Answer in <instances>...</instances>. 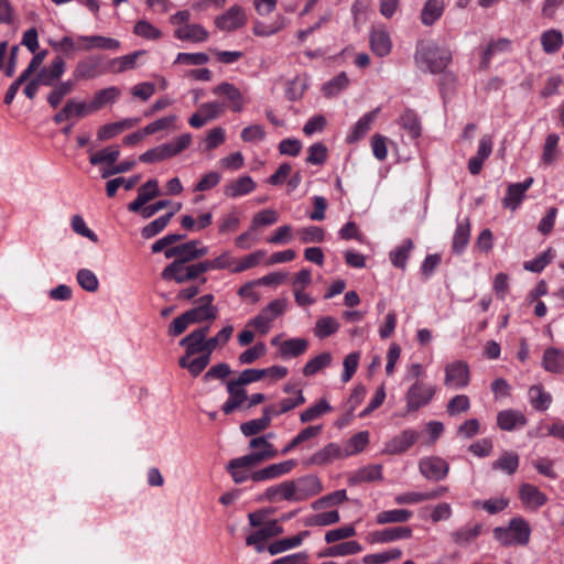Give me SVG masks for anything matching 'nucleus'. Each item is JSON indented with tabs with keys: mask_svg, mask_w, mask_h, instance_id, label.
<instances>
[{
	"mask_svg": "<svg viewBox=\"0 0 564 564\" xmlns=\"http://www.w3.org/2000/svg\"><path fill=\"white\" fill-rule=\"evenodd\" d=\"M451 61V54L440 48L433 42H421L417 44L415 62L421 69L431 73H440L446 68Z\"/></svg>",
	"mask_w": 564,
	"mask_h": 564,
	"instance_id": "obj_1",
	"label": "nucleus"
},
{
	"mask_svg": "<svg viewBox=\"0 0 564 564\" xmlns=\"http://www.w3.org/2000/svg\"><path fill=\"white\" fill-rule=\"evenodd\" d=\"M531 528L521 517L512 518L507 527L494 529V538L503 546L527 545L530 541Z\"/></svg>",
	"mask_w": 564,
	"mask_h": 564,
	"instance_id": "obj_2",
	"label": "nucleus"
},
{
	"mask_svg": "<svg viewBox=\"0 0 564 564\" xmlns=\"http://www.w3.org/2000/svg\"><path fill=\"white\" fill-rule=\"evenodd\" d=\"M207 272L204 261L197 263L171 262L166 265L161 275L164 280H173L178 284L193 281Z\"/></svg>",
	"mask_w": 564,
	"mask_h": 564,
	"instance_id": "obj_3",
	"label": "nucleus"
},
{
	"mask_svg": "<svg viewBox=\"0 0 564 564\" xmlns=\"http://www.w3.org/2000/svg\"><path fill=\"white\" fill-rule=\"evenodd\" d=\"M436 388L432 384L416 380L405 393V408L408 413L415 412L427 405L434 398Z\"/></svg>",
	"mask_w": 564,
	"mask_h": 564,
	"instance_id": "obj_4",
	"label": "nucleus"
},
{
	"mask_svg": "<svg viewBox=\"0 0 564 564\" xmlns=\"http://www.w3.org/2000/svg\"><path fill=\"white\" fill-rule=\"evenodd\" d=\"M208 253V247L200 246L198 240H191L188 242L171 247L164 250L166 259L175 258L173 262L188 263L191 261L203 258Z\"/></svg>",
	"mask_w": 564,
	"mask_h": 564,
	"instance_id": "obj_5",
	"label": "nucleus"
},
{
	"mask_svg": "<svg viewBox=\"0 0 564 564\" xmlns=\"http://www.w3.org/2000/svg\"><path fill=\"white\" fill-rule=\"evenodd\" d=\"M107 72V65L100 55H89L79 61L74 70L73 77L76 82L90 80L102 76Z\"/></svg>",
	"mask_w": 564,
	"mask_h": 564,
	"instance_id": "obj_6",
	"label": "nucleus"
},
{
	"mask_svg": "<svg viewBox=\"0 0 564 564\" xmlns=\"http://www.w3.org/2000/svg\"><path fill=\"white\" fill-rule=\"evenodd\" d=\"M444 386L451 389H464L470 382V370L466 361L455 360L444 368Z\"/></svg>",
	"mask_w": 564,
	"mask_h": 564,
	"instance_id": "obj_7",
	"label": "nucleus"
},
{
	"mask_svg": "<svg viewBox=\"0 0 564 564\" xmlns=\"http://www.w3.org/2000/svg\"><path fill=\"white\" fill-rule=\"evenodd\" d=\"M293 502L307 500L323 491L321 479L316 475H305L291 480Z\"/></svg>",
	"mask_w": 564,
	"mask_h": 564,
	"instance_id": "obj_8",
	"label": "nucleus"
},
{
	"mask_svg": "<svg viewBox=\"0 0 564 564\" xmlns=\"http://www.w3.org/2000/svg\"><path fill=\"white\" fill-rule=\"evenodd\" d=\"M249 448L253 449L251 453L245 455L254 466L263 462L275 458L279 455L278 449L274 447L268 436H257L249 442Z\"/></svg>",
	"mask_w": 564,
	"mask_h": 564,
	"instance_id": "obj_9",
	"label": "nucleus"
},
{
	"mask_svg": "<svg viewBox=\"0 0 564 564\" xmlns=\"http://www.w3.org/2000/svg\"><path fill=\"white\" fill-rule=\"evenodd\" d=\"M214 296L206 294L196 301V306L186 311L193 324L214 322L218 316V308L213 305Z\"/></svg>",
	"mask_w": 564,
	"mask_h": 564,
	"instance_id": "obj_10",
	"label": "nucleus"
},
{
	"mask_svg": "<svg viewBox=\"0 0 564 564\" xmlns=\"http://www.w3.org/2000/svg\"><path fill=\"white\" fill-rule=\"evenodd\" d=\"M213 94L225 99L227 106L234 112H241L245 108L246 99L241 91L232 84L223 82L213 88Z\"/></svg>",
	"mask_w": 564,
	"mask_h": 564,
	"instance_id": "obj_11",
	"label": "nucleus"
},
{
	"mask_svg": "<svg viewBox=\"0 0 564 564\" xmlns=\"http://www.w3.org/2000/svg\"><path fill=\"white\" fill-rule=\"evenodd\" d=\"M209 327H199L192 330L188 335L180 340V346L185 348L187 357H193L197 354H206V341Z\"/></svg>",
	"mask_w": 564,
	"mask_h": 564,
	"instance_id": "obj_12",
	"label": "nucleus"
},
{
	"mask_svg": "<svg viewBox=\"0 0 564 564\" xmlns=\"http://www.w3.org/2000/svg\"><path fill=\"white\" fill-rule=\"evenodd\" d=\"M421 474L429 480L444 479L449 470L447 462L437 456L424 457L419 463Z\"/></svg>",
	"mask_w": 564,
	"mask_h": 564,
	"instance_id": "obj_13",
	"label": "nucleus"
},
{
	"mask_svg": "<svg viewBox=\"0 0 564 564\" xmlns=\"http://www.w3.org/2000/svg\"><path fill=\"white\" fill-rule=\"evenodd\" d=\"M283 532V528L278 520H269L267 524L259 528L256 532L246 539L247 545L254 546L257 552L264 551V543L269 538L276 536Z\"/></svg>",
	"mask_w": 564,
	"mask_h": 564,
	"instance_id": "obj_14",
	"label": "nucleus"
},
{
	"mask_svg": "<svg viewBox=\"0 0 564 564\" xmlns=\"http://www.w3.org/2000/svg\"><path fill=\"white\" fill-rule=\"evenodd\" d=\"M296 460L288 459L254 470L253 482H262L280 478L290 474L296 467Z\"/></svg>",
	"mask_w": 564,
	"mask_h": 564,
	"instance_id": "obj_15",
	"label": "nucleus"
},
{
	"mask_svg": "<svg viewBox=\"0 0 564 564\" xmlns=\"http://www.w3.org/2000/svg\"><path fill=\"white\" fill-rule=\"evenodd\" d=\"M419 438V433L414 430H403L393 436L384 445L383 453L389 455H399L406 452Z\"/></svg>",
	"mask_w": 564,
	"mask_h": 564,
	"instance_id": "obj_16",
	"label": "nucleus"
},
{
	"mask_svg": "<svg viewBox=\"0 0 564 564\" xmlns=\"http://www.w3.org/2000/svg\"><path fill=\"white\" fill-rule=\"evenodd\" d=\"M253 467L254 465L243 455L231 459L226 469L235 484H242L248 480L253 481L254 470H251Z\"/></svg>",
	"mask_w": 564,
	"mask_h": 564,
	"instance_id": "obj_17",
	"label": "nucleus"
},
{
	"mask_svg": "<svg viewBox=\"0 0 564 564\" xmlns=\"http://www.w3.org/2000/svg\"><path fill=\"white\" fill-rule=\"evenodd\" d=\"M345 458L341 447L336 443H328L323 448L311 455L305 462L308 466H325L334 460Z\"/></svg>",
	"mask_w": 564,
	"mask_h": 564,
	"instance_id": "obj_18",
	"label": "nucleus"
},
{
	"mask_svg": "<svg viewBox=\"0 0 564 564\" xmlns=\"http://www.w3.org/2000/svg\"><path fill=\"white\" fill-rule=\"evenodd\" d=\"M519 498L524 508L538 510L547 502V496L535 485L522 484L519 487Z\"/></svg>",
	"mask_w": 564,
	"mask_h": 564,
	"instance_id": "obj_19",
	"label": "nucleus"
},
{
	"mask_svg": "<svg viewBox=\"0 0 564 564\" xmlns=\"http://www.w3.org/2000/svg\"><path fill=\"white\" fill-rule=\"evenodd\" d=\"M247 19L245 11L239 6H232L224 14L215 20V24L221 31H234L245 25Z\"/></svg>",
	"mask_w": 564,
	"mask_h": 564,
	"instance_id": "obj_20",
	"label": "nucleus"
},
{
	"mask_svg": "<svg viewBox=\"0 0 564 564\" xmlns=\"http://www.w3.org/2000/svg\"><path fill=\"white\" fill-rule=\"evenodd\" d=\"M412 535V530L408 527L388 528L379 531L370 532L367 535L369 543H388L402 539H409Z\"/></svg>",
	"mask_w": 564,
	"mask_h": 564,
	"instance_id": "obj_21",
	"label": "nucleus"
},
{
	"mask_svg": "<svg viewBox=\"0 0 564 564\" xmlns=\"http://www.w3.org/2000/svg\"><path fill=\"white\" fill-rule=\"evenodd\" d=\"M65 69L66 64L64 59L61 56H57L50 63V65L42 67L36 77L43 86H53L58 83L61 77L64 75Z\"/></svg>",
	"mask_w": 564,
	"mask_h": 564,
	"instance_id": "obj_22",
	"label": "nucleus"
},
{
	"mask_svg": "<svg viewBox=\"0 0 564 564\" xmlns=\"http://www.w3.org/2000/svg\"><path fill=\"white\" fill-rule=\"evenodd\" d=\"M77 42L82 43V51H91L95 48L118 51L120 48V42L117 39L102 35H79L77 36Z\"/></svg>",
	"mask_w": 564,
	"mask_h": 564,
	"instance_id": "obj_23",
	"label": "nucleus"
},
{
	"mask_svg": "<svg viewBox=\"0 0 564 564\" xmlns=\"http://www.w3.org/2000/svg\"><path fill=\"white\" fill-rule=\"evenodd\" d=\"M160 195L159 182L156 180H149L138 189L137 198L128 205V209L138 213L141 208L153 198Z\"/></svg>",
	"mask_w": 564,
	"mask_h": 564,
	"instance_id": "obj_24",
	"label": "nucleus"
},
{
	"mask_svg": "<svg viewBox=\"0 0 564 564\" xmlns=\"http://www.w3.org/2000/svg\"><path fill=\"white\" fill-rule=\"evenodd\" d=\"M532 183L533 178L529 177L524 182L509 185L502 205L511 210L517 209Z\"/></svg>",
	"mask_w": 564,
	"mask_h": 564,
	"instance_id": "obj_25",
	"label": "nucleus"
},
{
	"mask_svg": "<svg viewBox=\"0 0 564 564\" xmlns=\"http://www.w3.org/2000/svg\"><path fill=\"white\" fill-rule=\"evenodd\" d=\"M121 90L116 86H109L97 90L93 99L89 101L93 113L99 111L108 105H113L119 100Z\"/></svg>",
	"mask_w": 564,
	"mask_h": 564,
	"instance_id": "obj_26",
	"label": "nucleus"
},
{
	"mask_svg": "<svg viewBox=\"0 0 564 564\" xmlns=\"http://www.w3.org/2000/svg\"><path fill=\"white\" fill-rule=\"evenodd\" d=\"M208 31L200 24L189 23L181 25L174 31V37L180 41H191L194 43L205 42L208 39Z\"/></svg>",
	"mask_w": 564,
	"mask_h": 564,
	"instance_id": "obj_27",
	"label": "nucleus"
},
{
	"mask_svg": "<svg viewBox=\"0 0 564 564\" xmlns=\"http://www.w3.org/2000/svg\"><path fill=\"white\" fill-rule=\"evenodd\" d=\"M227 391L229 394L228 400L223 404L221 410L225 414L232 413L236 409L240 408L248 399L247 391L243 387L236 383L234 380L227 382Z\"/></svg>",
	"mask_w": 564,
	"mask_h": 564,
	"instance_id": "obj_28",
	"label": "nucleus"
},
{
	"mask_svg": "<svg viewBox=\"0 0 564 564\" xmlns=\"http://www.w3.org/2000/svg\"><path fill=\"white\" fill-rule=\"evenodd\" d=\"M145 54V51H135L133 53L111 58L107 64V72L113 74H121L127 70L134 69L138 58Z\"/></svg>",
	"mask_w": 564,
	"mask_h": 564,
	"instance_id": "obj_29",
	"label": "nucleus"
},
{
	"mask_svg": "<svg viewBox=\"0 0 564 564\" xmlns=\"http://www.w3.org/2000/svg\"><path fill=\"white\" fill-rule=\"evenodd\" d=\"M256 182L248 175L240 176L224 187V194L230 198H237L250 194L256 189Z\"/></svg>",
	"mask_w": 564,
	"mask_h": 564,
	"instance_id": "obj_30",
	"label": "nucleus"
},
{
	"mask_svg": "<svg viewBox=\"0 0 564 564\" xmlns=\"http://www.w3.org/2000/svg\"><path fill=\"white\" fill-rule=\"evenodd\" d=\"M191 142L192 135L189 133H183L167 143L158 145L161 160L164 161L180 154L189 147Z\"/></svg>",
	"mask_w": 564,
	"mask_h": 564,
	"instance_id": "obj_31",
	"label": "nucleus"
},
{
	"mask_svg": "<svg viewBox=\"0 0 564 564\" xmlns=\"http://www.w3.org/2000/svg\"><path fill=\"white\" fill-rule=\"evenodd\" d=\"M527 424L524 414L518 410H503L497 415V425L503 431H513Z\"/></svg>",
	"mask_w": 564,
	"mask_h": 564,
	"instance_id": "obj_32",
	"label": "nucleus"
},
{
	"mask_svg": "<svg viewBox=\"0 0 564 564\" xmlns=\"http://www.w3.org/2000/svg\"><path fill=\"white\" fill-rule=\"evenodd\" d=\"M138 119H123L117 122L104 124L98 129L97 138L100 141H106L115 138L116 135L120 134L124 130H128L132 127H134L138 123Z\"/></svg>",
	"mask_w": 564,
	"mask_h": 564,
	"instance_id": "obj_33",
	"label": "nucleus"
},
{
	"mask_svg": "<svg viewBox=\"0 0 564 564\" xmlns=\"http://www.w3.org/2000/svg\"><path fill=\"white\" fill-rule=\"evenodd\" d=\"M379 112V108L365 113L352 127L350 133L347 135V141L354 143L364 138L370 130Z\"/></svg>",
	"mask_w": 564,
	"mask_h": 564,
	"instance_id": "obj_34",
	"label": "nucleus"
},
{
	"mask_svg": "<svg viewBox=\"0 0 564 564\" xmlns=\"http://www.w3.org/2000/svg\"><path fill=\"white\" fill-rule=\"evenodd\" d=\"M293 485L291 480L282 481L278 485L270 486L263 492L262 499L268 500L270 502H278L282 500L293 502Z\"/></svg>",
	"mask_w": 564,
	"mask_h": 564,
	"instance_id": "obj_35",
	"label": "nucleus"
},
{
	"mask_svg": "<svg viewBox=\"0 0 564 564\" xmlns=\"http://www.w3.org/2000/svg\"><path fill=\"white\" fill-rule=\"evenodd\" d=\"M543 368L552 373H564V350L547 348L542 358Z\"/></svg>",
	"mask_w": 564,
	"mask_h": 564,
	"instance_id": "obj_36",
	"label": "nucleus"
},
{
	"mask_svg": "<svg viewBox=\"0 0 564 564\" xmlns=\"http://www.w3.org/2000/svg\"><path fill=\"white\" fill-rule=\"evenodd\" d=\"M76 80L67 79L63 82H58L55 85L51 86L52 90L47 95V102L52 108H57L62 100L68 96L75 88Z\"/></svg>",
	"mask_w": 564,
	"mask_h": 564,
	"instance_id": "obj_37",
	"label": "nucleus"
},
{
	"mask_svg": "<svg viewBox=\"0 0 564 564\" xmlns=\"http://www.w3.org/2000/svg\"><path fill=\"white\" fill-rule=\"evenodd\" d=\"M371 51L380 56H387L391 52V40L389 33L384 30H375L370 34Z\"/></svg>",
	"mask_w": 564,
	"mask_h": 564,
	"instance_id": "obj_38",
	"label": "nucleus"
},
{
	"mask_svg": "<svg viewBox=\"0 0 564 564\" xmlns=\"http://www.w3.org/2000/svg\"><path fill=\"white\" fill-rule=\"evenodd\" d=\"M303 403H305L303 392L302 390H297L296 395L294 398L282 399L276 404L268 405L265 408L269 414H271L274 417L284 414L293 410L294 408L302 405Z\"/></svg>",
	"mask_w": 564,
	"mask_h": 564,
	"instance_id": "obj_39",
	"label": "nucleus"
},
{
	"mask_svg": "<svg viewBox=\"0 0 564 564\" xmlns=\"http://www.w3.org/2000/svg\"><path fill=\"white\" fill-rule=\"evenodd\" d=\"M519 455L511 451L503 452L491 465L494 470H500L507 475H513L519 467Z\"/></svg>",
	"mask_w": 564,
	"mask_h": 564,
	"instance_id": "obj_40",
	"label": "nucleus"
},
{
	"mask_svg": "<svg viewBox=\"0 0 564 564\" xmlns=\"http://www.w3.org/2000/svg\"><path fill=\"white\" fill-rule=\"evenodd\" d=\"M272 419L273 416L269 414L267 408H264L261 417L242 423L240 431L245 436L257 435L270 426Z\"/></svg>",
	"mask_w": 564,
	"mask_h": 564,
	"instance_id": "obj_41",
	"label": "nucleus"
},
{
	"mask_svg": "<svg viewBox=\"0 0 564 564\" xmlns=\"http://www.w3.org/2000/svg\"><path fill=\"white\" fill-rule=\"evenodd\" d=\"M482 525L481 524H474L471 527H463L458 530H455L451 533V538L455 544L458 546H467L469 545L474 540L478 538V535L481 533Z\"/></svg>",
	"mask_w": 564,
	"mask_h": 564,
	"instance_id": "obj_42",
	"label": "nucleus"
},
{
	"mask_svg": "<svg viewBox=\"0 0 564 564\" xmlns=\"http://www.w3.org/2000/svg\"><path fill=\"white\" fill-rule=\"evenodd\" d=\"M209 362L210 355L207 352L193 359L192 357H187V355H184L178 359V366L183 369H187L193 377L200 375Z\"/></svg>",
	"mask_w": 564,
	"mask_h": 564,
	"instance_id": "obj_43",
	"label": "nucleus"
},
{
	"mask_svg": "<svg viewBox=\"0 0 564 564\" xmlns=\"http://www.w3.org/2000/svg\"><path fill=\"white\" fill-rule=\"evenodd\" d=\"M444 0H427L421 11V20L424 25L434 24L443 14Z\"/></svg>",
	"mask_w": 564,
	"mask_h": 564,
	"instance_id": "obj_44",
	"label": "nucleus"
},
{
	"mask_svg": "<svg viewBox=\"0 0 564 564\" xmlns=\"http://www.w3.org/2000/svg\"><path fill=\"white\" fill-rule=\"evenodd\" d=\"M470 238V223L467 218L457 224L453 236L452 248L454 252L462 253L467 247Z\"/></svg>",
	"mask_w": 564,
	"mask_h": 564,
	"instance_id": "obj_45",
	"label": "nucleus"
},
{
	"mask_svg": "<svg viewBox=\"0 0 564 564\" xmlns=\"http://www.w3.org/2000/svg\"><path fill=\"white\" fill-rule=\"evenodd\" d=\"M362 551V546L357 541H346L341 542L339 544H334L329 546L327 550H325L324 553L319 554V556H330V557H338V556H348L358 554Z\"/></svg>",
	"mask_w": 564,
	"mask_h": 564,
	"instance_id": "obj_46",
	"label": "nucleus"
},
{
	"mask_svg": "<svg viewBox=\"0 0 564 564\" xmlns=\"http://www.w3.org/2000/svg\"><path fill=\"white\" fill-rule=\"evenodd\" d=\"M382 479V466L381 465H368L359 468L350 478V484L359 482H371Z\"/></svg>",
	"mask_w": 564,
	"mask_h": 564,
	"instance_id": "obj_47",
	"label": "nucleus"
},
{
	"mask_svg": "<svg viewBox=\"0 0 564 564\" xmlns=\"http://www.w3.org/2000/svg\"><path fill=\"white\" fill-rule=\"evenodd\" d=\"M308 343L304 338H292L280 344V354L283 358L297 357L304 354Z\"/></svg>",
	"mask_w": 564,
	"mask_h": 564,
	"instance_id": "obj_48",
	"label": "nucleus"
},
{
	"mask_svg": "<svg viewBox=\"0 0 564 564\" xmlns=\"http://www.w3.org/2000/svg\"><path fill=\"white\" fill-rule=\"evenodd\" d=\"M308 534H310L308 531H302V532L297 533L296 535L281 539L269 546V552L272 555H275L278 553L285 552L288 550L300 546L302 544L303 540L306 536H308Z\"/></svg>",
	"mask_w": 564,
	"mask_h": 564,
	"instance_id": "obj_49",
	"label": "nucleus"
},
{
	"mask_svg": "<svg viewBox=\"0 0 564 564\" xmlns=\"http://www.w3.org/2000/svg\"><path fill=\"white\" fill-rule=\"evenodd\" d=\"M339 326L340 325L335 317L323 316L316 321L313 332L317 338L324 339L336 334L339 329Z\"/></svg>",
	"mask_w": 564,
	"mask_h": 564,
	"instance_id": "obj_50",
	"label": "nucleus"
},
{
	"mask_svg": "<svg viewBox=\"0 0 564 564\" xmlns=\"http://www.w3.org/2000/svg\"><path fill=\"white\" fill-rule=\"evenodd\" d=\"M529 399L532 406L538 411H545L552 403V395L543 390L541 384L532 386L529 389Z\"/></svg>",
	"mask_w": 564,
	"mask_h": 564,
	"instance_id": "obj_51",
	"label": "nucleus"
},
{
	"mask_svg": "<svg viewBox=\"0 0 564 564\" xmlns=\"http://www.w3.org/2000/svg\"><path fill=\"white\" fill-rule=\"evenodd\" d=\"M413 247V241L411 239L403 240L400 246L390 252L389 257L391 263L395 268L404 270L406 268V261Z\"/></svg>",
	"mask_w": 564,
	"mask_h": 564,
	"instance_id": "obj_52",
	"label": "nucleus"
},
{
	"mask_svg": "<svg viewBox=\"0 0 564 564\" xmlns=\"http://www.w3.org/2000/svg\"><path fill=\"white\" fill-rule=\"evenodd\" d=\"M563 34L561 31L551 29L541 34V45L546 54L556 53L563 45Z\"/></svg>",
	"mask_w": 564,
	"mask_h": 564,
	"instance_id": "obj_53",
	"label": "nucleus"
},
{
	"mask_svg": "<svg viewBox=\"0 0 564 564\" xmlns=\"http://www.w3.org/2000/svg\"><path fill=\"white\" fill-rule=\"evenodd\" d=\"M347 500V492L345 489L336 490L332 494L325 495L317 500L313 501L311 508L315 511L326 509L343 503Z\"/></svg>",
	"mask_w": 564,
	"mask_h": 564,
	"instance_id": "obj_54",
	"label": "nucleus"
},
{
	"mask_svg": "<svg viewBox=\"0 0 564 564\" xmlns=\"http://www.w3.org/2000/svg\"><path fill=\"white\" fill-rule=\"evenodd\" d=\"M558 135L555 133H551L546 137L544 145H543V152L541 155V161L544 165L549 166L554 164L558 159Z\"/></svg>",
	"mask_w": 564,
	"mask_h": 564,
	"instance_id": "obj_55",
	"label": "nucleus"
},
{
	"mask_svg": "<svg viewBox=\"0 0 564 564\" xmlns=\"http://www.w3.org/2000/svg\"><path fill=\"white\" fill-rule=\"evenodd\" d=\"M340 516L337 510L318 512L307 517L304 521L306 527H328L339 522Z\"/></svg>",
	"mask_w": 564,
	"mask_h": 564,
	"instance_id": "obj_56",
	"label": "nucleus"
},
{
	"mask_svg": "<svg viewBox=\"0 0 564 564\" xmlns=\"http://www.w3.org/2000/svg\"><path fill=\"white\" fill-rule=\"evenodd\" d=\"M412 517V512L405 509L384 510L376 516L378 524L403 523Z\"/></svg>",
	"mask_w": 564,
	"mask_h": 564,
	"instance_id": "obj_57",
	"label": "nucleus"
},
{
	"mask_svg": "<svg viewBox=\"0 0 564 564\" xmlns=\"http://www.w3.org/2000/svg\"><path fill=\"white\" fill-rule=\"evenodd\" d=\"M332 411V406L325 399H321L318 402H316L314 405L308 406L300 414V421L301 423L305 424L312 421L317 420L318 417L323 416L324 414Z\"/></svg>",
	"mask_w": 564,
	"mask_h": 564,
	"instance_id": "obj_58",
	"label": "nucleus"
},
{
	"mask_svg": "<svg viewBox=\"0 0 564 564\" xmlns=\"http://www.w3.org/2000/svg\"><path fill=\"white\" fill-rule=\"evenodd\" d=\"M236 262H237V259L228 250L221 252L215 259L204 261L206 271L229 270L230 272H232V268L236 267Z\"/></svg>",
	"mask_w": 564,
	"mask_h": 564,
	"instance_id": "obj_59",
	"label": "nucleus"
},
{
	"mask_svg": "<svg viewBox=\"0 0 564 564\" xmlns=\"http://www.w3.org/2000/svg\"><path fill=\"white\" fill-rule=\"evenodd\" d=\"M332 361V354L328 351H324L306 362V365L303 368V375L305 377H312L322 369L330 366Z\"/></svg>",
	"mask_w": 564,
	"mask_h": 564,
	"instance_id": "obj_60",
	"label": "nucleus"
},
{
	"mask_svg": "<svg viewBox=\"0 0 564 564\" xmlns=\"http://www.w3.org/2000/svg\"><path fill=\"white\" fill-rule=\"evenodd\" d=\"M368 443H369V432L361 431V432L355 434L352 437H350L348 440L345 447L341 448L345 454V458L362 452L365 449V447L368 445Z\"/></svg>",
	"mask_w": 564,
	"mask_h": 564,
	"instance_id": "obj_61",
	"label": "nucleus"
},
{
	"mask_svg": "<svg viewBox=\"0 0 564 564\" xmlns=\"http://www.w3.org/2000/svg\"><path fill=\"white\" fill-rule=\"evenodd\" d=\"M232 333L234 326L226 325L215 336L207 338L206 352L212 356L215 349L224 347L231 338Z\"/></svg>",
	"mask_w": 564,
	"mask_h": 564,
	"instance_id": "obj_62",
	"label": "nucleus"
},
{
	"mask_svg": "<svg viewBox=\"0 0 564 564\" xmlns=\"http://www.w3.org/2000/svg\"><path fill=\"white\" fill-rule=\"evenodd\" d=\"M509 505V500L503 497L490 498L487 500H475L471 506L476 509H482L489 514H496L503 511Z\"/></svg>",
	"mask_w": 564,
	"mask_h": 564,
	"instance_id": "obj_63",
	"label": "nucleus"
},
{
	"mask_svg": "<svg viewBox=\"0 0 564 564\" xmlns=\"http://www.w3.org/2000/svg\"><path fill=\"white\" fill-rule=\"evenodd\" d=\"M133 33L145 40L156 41L162 37V32L148 20H139L133 26Z\"/></svg>",
	"mask_w": 564,
	"mask_h": 564,
	"instance_id": "obj_64",
	"label": "nucleus"
}]
</instances>
